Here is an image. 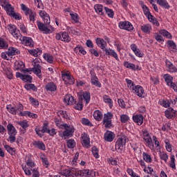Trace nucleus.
Instances as JSON below:
<instances>
[{
  "instance_id": "1",
  "label": "nucleus",
  "mask_w": 177,
  "mask_h": 177,
  "mask_svg": "<svg viewBox=\"0 0 177 177\" xmlns=\"http://www.w3.org/2000/svg\"><path fill=\"white\" fill-rule=\"evenodd\" d=\"M0 5L10 17L15 20H21V15L15 12V7L8 0H0Z\"/></svg>"
},
{
  "instance_id": "2",
  "label": "nucleus",
  "mask_w": 177,
  "mask_h": 177,
  "mask_svg": "<svg viewBox=\"0 0 177 177\" xmlns=\"http://www.w3.org/2000/svg\"><path fill=\"white\" fill-rule=\"evenodd\" d=\"M25 162L26 165H22V169L25 173V175H28V176H31V171H32V169L34 167H35V163L32 160V157L31 156L28 155L25 157Z\"/></svg>"
},
{
  "instance_id": "3",
  "label": "nucleus",
  "mask_w": 177,
  "mask_h": 177,
  "mask_svg": "<svg viewBox=\"0 0 177 177\" xmlns=\"http://www.w3.org/2000/svg\"><path fill=\"white\" fill-rule=\"evenodd\" d=\"M21 10H23L25 16L28 19L30 23H35V19L37 18V12L32 10V9L27 7L26 4L21 3L20 5Z\"/></svg>"
},
{
  "instance_id": "4",
  "label": "nucleus",
  "mask_w": 177,
  "mask_h": 177,
  "mask_svg": "<svg viewBox=\"0 0 177 177\" xmlns=\"http://www.w3.org/2000/svg\"><path fill=\"white\" fill-rule=\"evenodd\" d=\"M63 129H64L63 133H59V136L61 138L71 137L74 135V132H75V128L74 126L67 123L64 124Z\"/></svg>"
},
{
  "instance_id": "5",
  "label": "nucleus",
  "mask_w": 177,
  "mask_h": 177,
  "mask_svg": "<svg viewBox=\"0 0 177 177\" xmlns=\"http://www.w3.org/2000/svg\"><path fill=\"white\" fill-rule=\"evenodd\" d=\"M141 6L143 10L144 15H145L146 17H147L149 21H150L151 23H153L154 26H156L157 27H158V26H160V23H158V21H157L156 17H154L151 15V13H150V10H149V8H147L146 5L143 3L141 4Z\"/></svg>"
},
{
  "instance_id": "6",
  "label": "nucleus",
  "mask_w": 177,
  "mask_h": 177,
  "mask_svg": "<svg viewBox=\"0 0 177 177\" xmlns=\"http://www.w3.org/2000/svg\"><path fill=\"white\" fill-rule=\"evenodd\" d=\"M36 23L38 29L39 31L43 32V34H52V32L55 31V28H53L52 26H46L39 20H37Z\"/></svg>"
},
{
  "instance_id": "7",
  "label": "nucleus",
  "mask_w": 177,
  "mask_h": 177,
  "mask_svg": "<svg viewBox=\"0 0 177 177\" xmlns=\"http://www.w3.org/2000/svg\"><path fill=\"white\" fill-rule=\"evenodd\" d=\"M127 142H128V137H127L125 135L119 137L116 141L115 149L118 150L119 151H122Z\"/></svg>"
},
{
  "instance_id": "8",
  "label": "nucleus",
  "mask_w": 177,
  "mask_h": 177,
  "mask_svg": "<svg viewBox=\"0 0 177 177\" xmlns=\"http://www.w3.org/2000/svg\"><path fill=\"white\" fill-rule=\"evenodd\" d=\"M96 174L93 170L89 169H82L80 170L76 169V176H82V177H93Z\"/></svg>"
},
{
  "instance_id": "9",
  "label": "nucleus",
  "mask_w": 177,
  "mask_h": 177,
  "mask_svg": "<svg viewBox=\"0 0 177 177\" xmlns=\"http://www.w3.org/2000/svg\"><path fill=\"white\" fill-rule=\"evenodd\" d=\"M55 39L57 41H62V42L68 43L71 41V37L67 33V32H60L56 34Z\"/></svg>"
},
{
  "instance_id": "10",
  "label": "nucleus",
  "mask_w": 177,
  "mask_h": 177,
  "mask_svg": "<svg viewBox=\"0 0 177 177\" xmlns=\"http://www.w3.org/2000/svg\"><path fill=\"white\" fill-rule=\"evenodd\" d=\"M33 68H32V71H33L34 74L38 77L40 80L42 79V74L41 73V65H39V62L38 59H34L32 62Z\"/></svg>"
},
{
  "instance_id": "11",
  "label": "nucleus",
  "mask_w": 177,
  "mask_h": 177,
  "mask_svg": "<svg viewBox=\"0 0 177 177\" xmlns=\"http://www.w3.org/2000/svg\"><path fill=\"white\" fill-rule=\"evenodd\" d=\"M131 92L141 99L146 97V91H145V88H143L140 85H136L135 88Z\"/></svg>"
},
{
  "instance_id": "12",
  "label": "nucleus",
  "mask_w": 177,
  "mask_h": 177,
  "mask_svg": "<svg viewBox=\"0 0 177 177\" xmlns=\"http://www.w3.org/2000/svg\"><path fill=\"white\" fill-rule=\"evenodd\" d=\"M118 27L120 30H126V31H133V25L128 21H120Z\"/></svg>"
},
{
  "instance_id": "13",
  "label": "nucleus",
  "mask_w": 177,
  "mask_h": 177,
  "mask_svg": "<svg viewBox=\"0 0 177 177\" xmlns=\"http://www.w3.org/2000/svg\"><path fill=\"white\" fill-rule=\"evenodd\" d=\"M8 30L9 32L14 37V38H16V39H19V37L21 36V34L20 33V30H17L16 28V26L13 24H10L8 26Z\"/></svg>"
},
{
  "instance_id": "14",
  "label": "nucleus",
  "mask_w": 177,
  "mask_h": 177,
  "mask_svg": "<svg viewBox=\"0 0 177 177\" xmlns=\"http://www.w3.org/2000/svg\"><path fill=\"white\" fill-rule=\"evenodd\" d=\"M62 78L66 85H74V77L68 73L62 74Z\"/></svg>"
},
{
  "instance_id": "15",
  "label": "nucleus",
  "mask_w": 177,
  "mask_h": 177,
  "mask_svg": "<svg viewBox=\"0 0 177 177\" xmlns=\"http://www.w3.org/2000/svg\"><path fill=\"white\" fill-rule=\"evenodd\" d=\"M19 39L21 41V44L23 45H25V46H29V48H34V41H32V39L31 37H27L21 35Z\"/></svg>"
},
{
  "instance_id": "16",
  "label": "nucleus",
  "mask_w": 177,
  "mask_h": 177,
  "mask_svg": "<svg viewBox=\"0 0 177 177\" xmlns=\"http://www.w3.org/2000/svg\"><path fill=\"white\" fill-rule=\"evenodd\" d=\"M77 169L75 168H68L61 171V175L63 177H69V176H76Z\"/></svg>"
},
{
  "instance_id": "17",
  "label": "nucleus",
  "mask_w": 177,
  "mask_h": 177,
  "mask_svg": "<svg viewBox=\"0 0 177 177\" xmlns=\"http://www.w3.org/2000/svg\"><path fill=\"white\" fill-rule=\"evenodd\" d=\"M82 145L84 147H91V140H89V135L86 133H83L81 135Z\"/></svg>"
},
{
  "instance_id": "18",
  "label": "nucleus",
  "mask_w": 177,
  "mask_h": 177,
  "mask_svg": "<svg viewBox=\"0 0 177 177\" xmlns=\"http://www.w3.org/2000/svg\"><path fill=\"white\" fill-rule=\"evenodd\" d=\"M16 77L20 78L24 82H32V77L30 75L21 74L20 72H17Z\"/></svg>"
},
{
  "instance_id": "19",
  "label": "nucleus",
  "mask_w": 177,
  "mask_h": 177,
  "mask_svg": "<svg viewBox=\"0 0 177 177\" xmlns=\"http://www.w3.org/2000/svg\"><path fill=\"white\" fill-rule=\"evenodd\" d=\"M91 82L92 85H94V86H97V88H100L102 86V83L99 82V78L96 76V73L94 72H91Z\"/></svg>"
},
{
  "instance_id": "20",
  "label": "nucleus",
  "mask_w": 177,
  "mask_h": 177,
  "mask_svg": "<svg viewBox=\"0 0 177 177\" xmlns=\"http://www.w3.org/2000/svg\"><path fill=\"white\" fill-rule=\"evenodd\" d=\"M44 89L46 92H56L57 91V86L53 82H50L45 85Z\"/></svg>"
},
{
  "instance_id": "21",
  "label": "nucleus",
  "mask_w": 177,
  "mask_h": 177,
  "mask_svg": "<svg viewBox=\"0 0 177 177\" xmlns=\"http://www.w3.org/2000/svg\"><path fill=\"white\" fill-rule=\"evenodd\" d=\"M130 48L131 50H133L136 56H137V57H143V56H145V54L143 53V52H142V50H140V49L138 48V46H136V44H131Z\"/></svg>"
},
{
  "instance_id": "22",
  "label": "nucleus",
  "mask_w": 177,
  "mask_h": 177,
  "mask_svg": "<svg viewBox=\"0 0 177 177\" xmlns=\"http://www.w3.org/2000/svg\"><path fill=\"white\" fill-rule=\"evenodd\" d=\"M95 43L97 45L98 48H100V49H102V50H106V48H107V42H106V41H104V39L100 38V37H97V39H95Z\"/></svg>"
},
{
  "instance_id": "23",
  "label": "nucleus",
  "mask_w": 177,
  "mask_h": 177,
  "mask_svg": "<svg viewBox=\"0 0 177 177\" xmlns=\"http://www.w3.org/2000/svg\"><path fill=\"white\" fill-rule=\"evenodd\" d=\"M165 64L169 73H177V68L171 61L166 59Z\"/></svg>"
},
{
  "instance_id": "24",
  "label": "nucleus",
  "mask_w": 177,
  "mask_h": 177,
  "mask_svg": "<svg viewBox=\"0 0 177 177\" xmlns=\"http://www.w3.org/2000/svg\"><path fill=\"white\" fill-rule=\"evenodd\" d=\"M115 138V134L111 131H106L104 135V139L106 142H113Z\"/></svg>"
},
{
  "instance_id": "25",
  "label": "nucleus",
  "mask_w": 177,
  "mask_h": 177,
  "mask_svg": "<svg viewBox=\"0 0 177 177\" xmlns=\"http://www.w3.org/2000/svg\"><path fill=\"white\" fill-rule=\"evenodd\" d=\"M165 117L168 118L169 120H171V118H174L176 115V111H175L172 108H169L165 111Z\"/></svg>"
},
{
  "instance_id": "26",
  "label": "nucleus",
  "mask_w": 177,
  "mask_h": 177,
  "mask_svg": "<svg viewBox=\"0 0 177 177\" xmlns=\"http://www.w3.org/2000/svg\"><path fill=\"white\" fill-rule=\"evenodd\" d=\"M105 55H108L109 56H112V57H114L115 60L118 62H120V58H118V54L115 53V50L111 49V48H107L104 50Z\"/></svg>"
},
{
  "instance_id": "27",
  "label": "nucleus",
  "mask_w": 177,
  "mask_h": 177,
  "mask_svg": "<svg viewBox=\"0 0 177 177\" xmlns=\"http://www.w3.org/2000/svg\"><path fill=\"white\" fill-rule=\"evenodd\" d=\"M143 120H145V118H143V115L142 114L133 115V121L138 125H142V124H143Z\"/></svg>"
},
{
  "instance_id": "28",
  "label": "nucleus",
  "mask_w": 177,
  "mask_h": 177,
  "mask_svg": "<svg viewBox=\"0 0 177 177\" xmlns=\"http://www.w3.org/2000/svg\"><path fill=\"white\" fill-rule=\"evenodd\" d=\"M64 102L66 103V104L71 105L74 104L75 101L74 100V97L71 95V94H67L65 95L64 98Z\"/></svg>"
},
{
  "instance_id": "29",
  "label": "nucleus",
  "mask_w": 177,
  "mask_h": 177,
  "mask_svg": "<svg viewBox=\"0 0 177 177\" xmlns=\"http://www.w3.org/2000/svg\"><path fill=\"white\" fill-rule=\"evenodd\" d=\"M84 100L86 102V104L91 102V93L89 91L84 92L82 95L80 96V100Z\"/></svg>"
},
{
  "instance_id": "30",
  "label": "nucleus",
  "mask_w": 177,
  "mask_h": 177,
  "mask_svg": "<svg viewBox=\"0 0 177 177\" xmlns=\"http://www.w3.org/2000/svg\"><path fill=\"white\" fill-rule=\"evenodd\" d=\"M159 158L161 161H164L165 164L168 162V160L169 158V156L168 155V153L165 151H159Z\"/></svg>"
},
{
  "instance_id": "31",
  "label": "nucleus",
  "mask_w": 177,
  "mask_h": 177,
  "mask_svg": "<svg viewBox=\"0 0 177 177\" xmlns=\"http://www.w3.org/2000/svg\"><path fill=\"white\" fill-rule=\"evenodd\" d=\"M14 109H15V111H17L16 113L17 115L23 117V115H21V113H24V111H23L24 110V106H23V104H17L14 106Z\"/></svg>"
},
{
  "instance_id": "32",
  "label": "nucleus",
  "mask_w": 177,
  "mask_h": 177,
  "mask_svg": "<svg viewBox=\"0 0 177 177\" xmlns=\"http://www.w3.org/2000/svg\"><path fill=\"white\" fill-rule=\"evenodd\" d=\"M163 79L165 80L167 86L172 85V84L174 83V77H172L169 74H165L163 75Z\"/></svg>"
},
{
  "instance_id": "33",
  "label": "nucleus",
  "mask_w": 177,
  "mask_h": 177,
  "mask_svg": "<svg viewBox=\"0 0 177 177\" xmlns=\"http://www.w3.org/2000/svg\"><path fill=\"white\" fill-rule=\"evenodd\" d=\"M176 160L175 159V155L172 154L170 156V160L169 161L168 165L171 169H176Z\"/></svg>"
},
{
  "instance_id": "34",
  "label": "nucleus",
  "mask_w": 177,
  "mask_h": 177,
  "mask_svg": "<svg viewBox=\"0 0 177 177\" xmlns=\"http://www.w3.org/2000/svg\"><path fill=\"white\" fill-rule=\"evenodd\" d=\"M32 145L37 149H39V150H43V151L46 150L45 144H44V142L42 141H33Z\"/></svg>"
},
{
  "instance_id": "35",
  "label": "nucleus",
  "mask_w": 177,
  "mask_h": 177,
  "mask_svg": "<svg viewBox=\"0 0 177 177\" xmlns=\"http://www.w3.org/2000/svg\"><path fill=\"white\" fill-rule=\"evenodd\" d=\"M7 129L8 131V135H17V130H16V128L13 124H8L7 125Z\"/></svg>"
},
{
  "instance_id": "36",
  "label": "nucleus",
  "mask_w": 177,
  "mask_h": 177,
  "mask_svg": "<svg viewBox=\"0 0 177 177\" xmlns=\"http://www.w3.org/2000/svg\"><path fill=\"white\" fill-rule=\"evenodd\" d=\"M28 53L35 57H38V56L42 55V50H41L39 48L28 50Z\"/></svg>"
},
{
  "instance_id": "37",
  "label": "nucleus",
  "mask_w": 177,
  "mask_h": 177,
  "mask_svg": "<svg viewBox=\"0 0 177 177\" xmlns=\"http://www.w3.org/2000/svg\"><path fill=\"white\" fill-rule=\"evenodd\" d=\"M74 51L77 55H86V51L85 49H84V47L82 46H77L74 48Z\"/></svg>"
},
{
  "instance_id": "38",
  "label": "nucleus",
  "mask_w": 177,
  "mask_h": 177,
  "mask_svg": "<svg viewBox=\"0 0 177 177\" xmlns=\"http://www.w3.org/2000/svg\"><path fill=\"white\" fill-rule=\"evenodd\" d=\"M43 57L47 63H49L50 64H53V61L55 60V58L53 57V55L49 54V53H45L43 55Z\"/></svg>"
},
{
  "instance_id": "39",
  "label": "nucleus",
  "mask_w": 177,
  "mask_h": 177,
  "mask_svg": "<svg viewBox=\"0 0 177 177\" xmlns=\"http://www.w3.org/2000/svg\"><path fill=\"white\" fill-rule=\"evenodd\" d=\"M22 117H29V118H38V115L37 113H31L28 111H24L21 113Z\"/></svg>"
},
{
  "instance_id": "40",
  "label": "nucleus",
  "mask_w": 177,
  "mask_h": 177,
  "mask_svg": "<svg viewBox=\"0 0 177 177\" xmlns=\"http://www.w3.org/2000/svg\"><path fill=\"white\" fill-rule=\"evenodd\" d=\"M141 30L145 34H150L151 32V25L147 24L141 26Z\"/></svg>"
},
{
  "instance_id": "41",
  "label": "nucleus",
  "mask_w": 177,
  "mask_h": 177,
  "mask_svg": "<svg viewBox=\"0 0 177 177\" xmlns=\"http://www.w3.org/2000/svg\"><path fill=\"white\" fill-rule=\"evenodd\" d=\"M142 158L145 162L150 164L153 162V158H151V155L147 153V152L142 153Z\"/></svg>"
},
{
  "instance_id": "42",
  "label": "nucleus",
  "mask_w": 177,
  "mask_h": 177,
  "mask_svg": "<svg viewBox=\"0 0 177 177\" xmlns=\"http://www.w3.org/2000/svg\"><path fill=\"white\" fill-rule=\"evenodd\" d=\"M123 66L126 68H129V70H132L133 71H136V65H135V64H132V63H131L129 62L125 61L123 63Z\"/></svg>"
},
{
  "instance_id": "43",
  "label": "nucleus",
  "mask_w": 177,
  "mask_h": 177,
  "mask_svg": "<svg viewBox=\"0 0 177 177\" xmlns=\"http://www.w3.org/2000/svg\"><path fill=\"white\" fill-rule=\"evenodd\" d=\"M125 81L129 89H130V91L133 92L135 88H136V85H135V83L129 79H126Z\"/></svg>"
},
{
  "instance_id": "44",
  "label": "nucleus",
  "mask_w": 177,
  "mask_h": 177,
  "mask_svg": "<svg viewBox=\"0 0 177 177\" xmlns=\"http://www.w3.org/2000/svg\"><path fill=\"white\" fill-rule=\"evenodd\" d=\"M8 55L10 56H15V55H19L20 50L15 47H10L8 50Z\"/></svg>"
},
{
  "instance_id": "45",
  "label": "nucleus",
  "mask_w": 177,
  "mask_h": 177,
  "mask_svg": "<svg viewBox=\"0 0 177 177\" xmlns=\"http://www.w3.org/2000/svg\"><path fill=\"white\" fill-rule=\"evenodd\" d=\"M157 4L160 5L162 8H164L165 9H169V3H168V1L167 0H157Z\"/></svg>"
},
{
  "instance_id": "46",
  "label": "nucleus",
  "mask_w": 177,
  "mask_h": 177,
  "mask_svg": "<svg viewBox=\"0 0 177 177\" xmlns=\"http://www.w3.org/2000/svg\"><path fill=\"white\" fill-rule=\"evenodd\" d=\"M93 118L96 121H102L103 118V113L99 110L95 111L93 113Z\"/></svg>"
},
{
  "instance_id": "47",
  "label": "nucleus",
  "mask_w": 177,
  "mask_h": 177,
  "mask_svg": "<svg viewBox=\"0 0 177 177\" xmlns=\"http://www.w3.org/2000/svg\"><path fill=\"white\" fill-rule=\"evenodd\" d=\"M164 142L165 143V149L167 151H168V153H172V145L169 142V140H168V138H165Z\"/></svg>"
},
{
  "instance_id": "48",
  "label": "nucleus",
  "mask_w": 177,
  "mask_h": 177,
  "mask_svg": "<svg viewBox=\"0 0 177 177\" xmlns=\"http://www.w3.org/2000/svg\"><path fill=\"white\" fill-rule=\"evenodd\" d=\"M4 149L10 154L11 156H15L16 154V149L11 147L10 146L6 145Z\"/></svg>"
},
{
  "instance_id": "49",
  "label": "nucleus",
  "mask_w": 177,
  "mask_h": 177,
  "mask_svg": "<svg viewBox=\"0 0 177 177\" xmlns=\"http://www.w3.org/2000/svg\"><path fill=\"white\" fill-rule=\"evenodd\" d=\"M17 124H18V125L21 127V128H22V129H24V131H26L27 128H28V127H30V124H28V121H27V120L17 122Z\"/></svg>"
},
{
  "instance_id": "50",
  "label": "nucleus",
  "mask_w": 177,
  "mask_h": 177,
  "mask_svg": "<svg viewBox=\"0 0 177 177\" xmlns=\"http://www.w3.org/2000/svg\"><path fill=\"white\" fill-rule=\"evenodd\" d=\"M4 73L7 75L8 80H13V73H12V69H10V68H5Z\"/></svg>"
},
{
  "instance_id": "51",
  "label": "nucleus",
  "mask_w": 177,
  "mask_h": 177,
  "mask_svg": "<svg viewBox=\"0 0 177 177\" xmlns=\"http://www.w3.org/2000/svg\"><path fill=\"white\" fill-rule=\"evenodd\" d=\"M24 68V63L22 61H17L15 63V70L18 71Z\"/></svg>"
},
{
  "instance_id": "52",
  "label": "nucleus",
  "mask_w": 177,
  "mask_h": 177,
  "mask_svg": "<svg viewBox=\"0 0 177 177\" xmlns=\"http://www.w3.org/2000/svg\"><path fill=\"white\" fill-rule=\"evenodd\" d=\"M104 103H108L110 109L113 108V100L109 97V95H104L103 97Z\"/></svg>"
},
{
  "instance_id": "53",
  "label": "nucleus",
  "mask_w": 177,
  "mask_h": 177,
  "mask_svg": "<svg viewBox=\"0 0 177 177\" xmlns=\"http://www.w3.org/2000/svg\"><path fill=\"white\" fill-rule=\"evenodd\" d=\"M167 46L170 50L174 51L175 49H176V44H175V42L172 40H169L167 41Z\"/></svg>"
},
{
  "instance_id": "54",
  "label": "nucleus",
  "mask_w": 177,
  "mask_h": 177,
  "mask_svg": "<svg viewBox=\"0 0 177 177\" xmlns=\"http://www.w3.org/2000/svg\"><path fill=\"white\" fill-rule=\"evenodd\" d=\"M94 9L96 13H98L99 15H103V6L97 4L94 6Z\"/></svg>"
},
{
  "instance_id": "55",
  "label": "nucleus",
  "mask_w": 177,
  "mask_h": 177,
  "mask_svg": "<svg viewBox=\"0 0 177 177\" xmlns=\"http://www.w3.org/2000/svg\"><path fill=\"white\" fill-rule=\"evenodd\" d=\"M6 109L8 110V113H10V114H13L14 115H16L17 111L16 108L15 106H12V105L8 104L6 106Z\"/></svg>"
},
{
  "instance_id": "56",
  "label": "nucleus",
  "mask_w": 177,
  "mask_h": 177,
  "mask_svg": "<svg viewBox=\"0 0 177 177\" xmlns=\"http://www.w3.org/2000/svg\"><path fill=\"white\" fill-rule=\"evenodd\" d=\"M81 122L82 125H85L86 127H93V124L91 121L85 118H82Z\"/></svg>"
},
{
  "instance_id": "57",
  "label": "nucleus",
  "mask_w": 177,
  "mask_h": 177,
  "mask_svg": "<svg viewBox=\"0 0 177 177\" xmlns=\"http://www.w3.org/2000/svg\"><path fill=\"white\" fill-rule=\"evenodd\" d=\"M70 16L71 17V19L75 22V23H79L80 21V16L78 14L75 12H71L70 13Z\"/></svg>"
},
{
  "instance_id": "58",
  "label": "nucleus",
  "mask_w": 177,
  "mask_h": 177,
  "mask_svg": "<svg viewBox=\"0 0 177 177\" xmlns=\"http://www.w3.org/2000/svg\"><path fill=\"white\" fill-rule=\"evenodd\" d=\"M66 145L68 149H74L76 145L75 140H74L73 139L68 140L66 142Z\"/></svg>"
},
{
  "instance_id": "59",
  "label": "nucleus",
  "mask_w": 177,
  "mask_h": 177,
  "mask_svg": "<svg viewBox=\"0 0 177 177\" xmlns=\"http://www.w3.org/2000/svg\"><path fill=\"white\" fill-rule=\"evenodd\" d=\"M24 88L26 91H37V89L35 85L32 84H26L24 85Z\"/></svg>"
},
{
  "instance_id": "60",
  "label": "nucleus",
  "mask_w": 177,
  "mask_h": 177,
  "mask_svg": "<svg viewBox=\"0 0 177 177\" xmlns=\"http://www.w3.org/2000/svg\"><path fill=\"white\" fill-rule=\"evenodd\" d=\"M104 10L107 16H109L111 19H113V17H114V11H113V10L107 7H104Z\"/></svg>"
},
{
  "instance_id": "61",
  "label": "nucleus",
  "mask_w": 177,
  "mask_h": 177,
  "mask_svg": "<svg viewBox=\"0 0 177 177\" xmlns=\"http://www.w3.org/2000/svg\"><path fill=\"white\" fill-rule=\"evenodd\" d=\"M112 118H113V113L111 112H107L104 115L103 121H111Z\"/></svg>"
},
{
  "instance_id": "62",
  "label": "nucleus",
  "mask_w": 177,
  "mask_h": 177,
  "mask_svg": "<svg viewBox=\"0 0 177 177\" xmlns=\"http://www.w3.org/2000/svg\"><path fill=\"white\" fill-rule=\"evenodd\" d=\"M160 34H161V35H163V37H166V38H169V39L172 38V35L167 30H162L160 31Z\"/></svg>"
},
{
  "instance_id": "63",
  "label": "nucleus",
  "mask_w": 177,
  "mask_h": 177,
  "mask_svg": "<svg viewBox=\"0 0 177 177\" xmlns=\"http://www.w3.org/2000/svg\"><path fill=\"white\" fill-rule=\"evenodd\" d=\"M120 121L122 124H125V122H128L129 121V116L128 115L122 114L120 115Z\"/></svg>"
},
{
  "instance_id": "64",
  "label": "nucleus",
  "mask_w": 177,
  "mask_h": 177,
  "mask_svg": "<svg viewBox=\"0 0 177 177\" xmlns=\"http://www.w3.org/2000/svg\"><path fill=\"white\" fill-rule=\"evenodd\" d=\"M43 165L45 167V168H49V160H48V158L46 157H41Z\"/></svg>"
}]
</instances>
